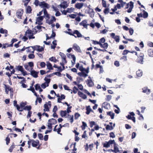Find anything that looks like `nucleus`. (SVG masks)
Returning <instances> with one entry per match:
<instances>
[{
	"instance_id": "obj_1",
	"label": "nucleus",
	"mask_w": 153,
	"mask_h": 153,
	"mask_svg": "<svg viewBox=\"0 0 153 153\" xmlns=\"http://www.w3.org/2000/svg\"><path fill=\"white\" fill-rule=\"evenodd\" d=\"M144 54L143 53H140L139 56L136 60V62L141 64H143V60L144 59Z\"/></svg>"
},
{
	"instance_id": "obj_2",
	"label": "nucleus",
	"mask_w": 153,
	"mask_h": 153,
	"mask_svg": "<svg viewBox=\"0 0 153 153\" xmlns=\"http://www.w3.org/2000/svg\"><path fill=\"white\" fill-rule=\"evenodd\" d=\"M33 34L30 30H28L25 32V35L27 36L29 39H34L35 36H33Z\"/></svg>"
},
{
	"instance_id": "obj_3",
	"label": "nucleus",
	"mask_w": 153,
	"mask_h": 153,
	"mask_svg": "<svg viewBox=\"0 0 153 153\" xmlns=\"http://www.w3.org/2000/svg\"><path fill=\"white\" fill-rule=\"evenodd\" d=\"M39 6L41 8H43V9H49L50 6L49 5L46 3L44 1L40 2L39 4Z\"/></svg>"
},
{
	"instance_id": "obj_4",
	"label": "nucleus",
	"mask_w": 153,
	"mask_h": 153,
	"mask_svg": "<svg viewBox=\"0 0 153 153\" xmlns=\"http://www.w3.org/2000/svg\"><path fill=\"white\" fill-rule=\"evenodd\" d=\"M130 114H128L127 116H126V117L129 120H132L134 123H135V118L134 116L135 115L134 113L133 112H129Z\"/></svg>"
},
{
	"instance_id": "obj_5",
	"label": "nucleus",
	"mask_w": 153,
	"mask_h": 153,
	"mask_svg": "<svg viewBox=\"0 0 153 153\" xmlns=\"http://www.w3.org/2000/svg\"><path fill=\"white\" fill-rule=\"evenodd\" d=\"M32 47L34 50H36L39 52H41L44 50V45H43V47L36 45Z\"/></svg>"
},
{
	"instance_id": "obj_6",
	"label": "nucleus",
	"mask_w": 153,
	"mask_h": 153,
	"mask_svg": "<svg viewBox=\"0 0 153 153\" xmlns=\"http://www.w3.org/2000/svg\"><path fill=\"white\" fill-rule=\"evenodd\" d=\"M44 16H41L38 17L36 19V24L39 25L42 24V22Z\"/></svg>"
},
{
	"instance_id": "obj_7",
	"label": "nucleus",
	"mask_w": 153,
	"mask_h": 153,
	"mask_svg": "<svg viewBox=\"0 0 153 153\" xmlns=\"http://www.w3.org/2000/svg\"><path fill=\"white\" fill-rule=\"evenodd\" d=\"M111 36L117 42H118L120 41L119 36H115V34L114 33H112L111 34Z\"/></svg>"
},
{
	"instance_id": "obj_8",
	"label": "nucleus",
	"mask_w": 153,
	"mask_h": 153,
	"mask_svg": "<svg viewBox=\"0 0 153 153\" xmlns=\"http://www.w3.org/2000/svg\"><path fill=\"white\" fill-rule=\"evenodd\" d=\"M30 74L33 77L36 78L38 77V74L39 73V72H37L35 70H31L30 71Z\"/></svg>"
},
{
	"instance_id": "obj_9",
	"label": "nucleus",
	"mask_w": 153,
	"mask_h": 153,
	"mask_svg": "<svg viewBox=\"0 0 153 153\" xmlns=\"http://www.w3.org/2000/svg\"><path fill=\"white\" fill-rule=\"evenodd\" d=\"M105 41V39L104 37L101 38L99 41L100 43V46L102 48H104L105 47V43L104 42Z\"/></svg>"
},
{
	"instance_id": "obj_10",
	"label": "nucleus",
	"mask_w": 153,
	"mask_h": 153,
	"mask_svg": "<svg viewBox=\"0 0 153 153\" xmlns=\"http://www.w3.org/2000/svg\"><path fill=\"white\" fill-rule=\"evenodd\" d=\"M23 13V10L20 9L18 10L16 13V16L19 19H21Z\"/></svg>"
},
{
	"instance_id": "obj_11",
	"label": "nucleus",
	"mask_w": 153,
	"mask_h": 153,
	"mask_svg": "<svg viewBox=\"0 0 153 153\" xmlns=\"http://www.w3.org/2000/svg\"><path fill=\"white\" fill-rule=\"evenodd\" d=\"M80 25L84 27L87 29L88 26L89 25V24H87V21L86 20H84L79 23Z\"/></svg>"
},
{
	"instance_id": "obj_12",
	"label": "nucleus",
	"mask_w": 153,
	"mask_h": 153,
	"mask_svg": "<svg viewBox=\"0 0 153 153\" xmlns=\"http://www.w3.org/2000/svg\"><path fill=\"white\" fill-rule=\"evenodd\" d=\"M56 19L54 16H52L51 19H48L46 20V22L48 24L51 25L54 22H55Z\"/></svg>"
},
{
	"instance_id": "obj_13",
	"label": "nucleus",
	"mask_w": 153,
	"mask_h": 153,
	"mask_svg": "<svg viewBox=\"0 0 153 153\" xmlns=\"http://www.w3.org/2000/svg\"><path fill=\"white\" fill-rule=\"evenodd\" d=\"M73 48L77 52H81V50L79 47L76 43L73 45Z\"/></svg>"
},
{
	"instance_id": "obj_14",
	"label": "nucleus",
	"mask_w": 153,
	"mask_h": 153,
	"mask_svg": "<svg viewBox=\"0 0 153 153\" xmlns=\"http://www.w3.org/2000/svg\"><path fill=\"white\" fill-rule=\"evenodd\" d=\"M114 140H110L108 142H106V148H108L110 146V145L112 144L114 145V143H115Z\"/></svg>"
},
{
	"instance_id": "obj_15",
	"label": "nucleus",
	"mask_w": 153,
	"mask_h": 153,
	"mask_svg": "<svg viewBox=\"0 0 153 153\" xmlns=\"http://www.w3.org/2000/svg\"><path fill=\"white\" fill-rule=\"evenodd\" d=\"M30 142L31 143V144L33 146L36 147L38 145V143H39V141L37 140L35 141L34 140H31Z\"/></svg>"
},
{
	"instance_id": "obj_16",
	"label": "nucleus",
	"mask_w": 153,
	"mask_h": 153,
	"mask_svg": "<svg viewBox=\"0 0 153 153\" xmlns=\"http://www.w3.org/2000/svg\"><path fill=\"white\" fill-rule=\"evenodd\" d=\"M143 92L146 93L147 94H149L150 93V90L148 89L147 87H145L142 88Z\"/></svg>"
},
{
	"instance_id": "obj_17",
	"label": "nucleus",
	"mask_w": 153,
	"mask_h": 153,
	"mask_svg": "<svg viewBox=\"0 0 153 153\" xmlns=\"http://www.w3.org/2000/svg\"><path fill=\"white\" fill-rule=\"evenodd\" d=\"M59 6L61 8L65 9L67 7L68 5L67 2L65 1H64L59 5Z\"/></svg>"
},
{
	"instance_id": "obj_18",
	"label": "nucleus",
	"mask_w": 153,
	"mask_h": 153,
	"mask_svg": "<svg viewBox=\"0 0 153 153\" xmlns=\"http://www.w3.org/2000/svg\"><path fill=\"white\" fill-rule=\"evenodd\" d=\"M78 94L79 97H82V99H85L87 98V96L85 94H83L82 92L80 91H79Z\"/></svg>"
},
{
	"instance_id": "obj_19",
	"label": "nucleus",
	"mask_w": 153,
	"mask_h": 153,
	"mask_svg": "<svg viewBox=\"0 0 153 153\" xmlns=\"http://www.w3.org/2000/svg\"><path fill=\"white\" fill-rule=\"evenodd\" d=\"M73 34H76L77 35V37L78 38L82 37H83V36L81 33L77 30H75Z\"/></svg>"
},
{
	"instance_id": "obj_20",
	"label": "nucleus",
	"mask_w": 153,
	"mask_h": 153,
	"mask_svg": "<svg viewBox=\"0 0 153 153\" xmlns=\"http://www.w3.org/2000/svg\"><path fill=\"white\" fill-rule=\"evenodd\" d=\"M83 3H77L75 5V7L78 9H81L83 6Z\"/></svg>"
},
{
	"instance_id": "obj_21",
	"label": "nucleus",
	"mask_w": 153,
	"mask_h": 153,
	"mask_svg": "<svg viewBox=\"0 0 153 153\" xmlns=\"http://www.w3.org/2000/svg\"><path fill=\"white\" fill-rule=\"evenodd\" d=\"M117 146L118 145L116 143H114V151L115 152V153L119 152H120Z\"/></svg>"
},
{
	"instance_id": "obj_22",
	"label": "nucleus",
	"mask_w": 153,
	"mask_h": 153,
	"mask_svg": "<svg viewBox=\"0 0 153 153\" xmlns=\"http://www.w3.org/2000/svg\"><path fill=\"white\" fill-rule=\"evenodd\" d=\"M60 115L62 117H65L66 118V116H66L67 114V111L66 110L65 111H61L60 112Z\"/></svg>"
},
{
	"instance_id": "obj_23",
	"label": "nucleus",
	"mask_w": 153,
	"mask_h": 153,
	"mask_svg": "<svg viewBox=\"0 0 153 153\" xmlns=\"http://www.w3.org/2000/svg\"><path fill=\"white\" fill-rule=\"evenodd\" d=\"M48 122H50V123L52 125H54L56 124L57 123V121L56 120L53 118H52L49 119L48 121Z\"/></svg>"
},
{
	"instance_id": "obj_24",
	"label": "nucleus",
	"mask_w": 153,
	"mask_h": 153,
	"mask_svg": "<svg viewBox=\"0 0 153 153\" xmlns=\"http://www.w3.org/2000/svg\"><path fill=\"white\" fill-rule=\"evenodd\" d=\"M0 33L2 34L5 33V37H6L7 36V31L6 30L4 29L3 28H1L0 29Z\"/></svg>"
},
{
	"instance_id": "obj_25",
	"label": "nucleus",
	"mask_w": 153,
	"mask_h": 153,
	"mask_svg": "<svg viewBox=\"0 0 153 153\" xmlns=\"http://www.w3.org/2000/svg\"><path fill=\"white\" fill-rule=\"evenodd\" d=\"M148 53L149 56L153 57V49H148Z\"/></svg>"
},
{
	"instance_id": "obj_26",
	"label": "nucleus",
	"mask_w": 153,
	"mask_h": 153,
	"mask_svg": "<svg viewBox=\"0 0 153 153\" xmlns=\"http://www.w3.org/2000/svg\"><path fill=\"white\" fill-rule=\"evenodd\" d=\"M46 66L48 69L50 70L53 69L52 64L49 62H47Z\"/></svg>"
},
{
	"instance_id": "obj_27",
	"label": "nucleus",
	"mask_w": 153,
	"mask_h": 153,
	"mask_svg": "<svg viewBox=\"0 0 153 153\" xmlns=\"http://www.w3.org/2000/svg\"><path fill=\"white\" fill-rule=\"evenodd\" d=\"M43 13L44 14V16L46 17L48 19L49 18V15L46 9H43Z\"/></svg>"
},
{
	"instance_id": "obj_28",
	"label": "nucleus",
	"mask_w": 153,
	"mask_h": 153,
	"mask_svg": "<svg viewBox=\"0 0 153 153\" xmlns=\"http://www.w3.org/2000/svg\"><path fill=\"white\" fill-rule=\"evenodd\" d=\"M107 115L110 116L111 117V118L112 119L114 118V113L111 111L107 112Z\"/></svg>"
},
{
	"instance_id": "obj_29",
	"label": "nucleus",
	"mask_w": 153,
	"mask_h": 153,
	"mask_svg": "<svg viewBox=\"0 0 153 153\" xmlns=\"http://www.w3.org/2000/svg\"><path fill=\"white\" fill-rule=\"evenodd\" d=\"M44 109L43 110L44 111H49L48 105L47 103L44 104Z\"/></svg>"
},
{
	"instance_id": "obj_30",
	"label": "nucleus",
	"mask_w": 153,
	"mask_h": 153,
	"mask_svg": "<svg viewBox=\"0 0 153 153\" xmlns=\"http://www.w3.org/2000/svg\"><path fill=\"white\" fill-rule=\"evenodd\" d=\"M66 118H70L69 119V120L70 121V122L72 123L74 121V116L73 115L71 116L69 114H68V116L66 117Z\"/></svg>"
},
{
	"instance_id": "obj_31",
	"label": "nucleus",
	"mask_w": 153,
	"mask_h": 153,
	"mask_svg": "<svg viewBox=\"0 0 153 153\" xmlns=\"http://www.w3.org/2000/svg\"><path fill=\"white\" fill-rule=\"evenodd\" d=\"M86 114H89L91 111H92V110L90 106H88L86 108Z\"/></svg>"
},
{
	"instance_id": "obj_32",
	"label": "nucleus",
	"mask_w": 153,
	"mask_h": 153,
	"mask_svg": "<svg viewBox=\"0 0 153 153\" xmlns=\"http://www.w3.org/2000/svg\"><path fill=\"white\" fill-rule=\"evenodd\" d=\"M136 75L138 77H141L143 74V72L142 71L139 70L136 71Z\"/></svg>"
},
{
	"instance_id": "obj_33",
	"label": "nucleus",
	"mask_w": 153,
	"mask_h": 153,
	"mask_svg": "<svg viewBox=\"0 0 153 153\" xmlns=\"http://www.w3.org/2000/svg\"><path fill=\"white\" fill-rule=\"evenodd\" d=\"M78 74L79 76H82L84 77H86L88 75L84 72H79L78 73Z\"/></svg>"
},
{
	"instance_id": "obj_34",
	"label": "nucleus",
	"mask_w": 153,
	"mask_h": 153,
	"mask_svg": "<svg viewBox=\"0 0 153 153\" xmlns=\"http://www.w3.org/2000/svg\"><path fill=\"white\" fill-rule=\"evenodd\" d=\"M87 84L89 87H92L94 85L93 82L91 79L88 80Z\"/></svg>"
},
{
	"instance_id": "obj_35",
	"label": "nucleus",
	"mask_w": 153,
	"mask_h": 153,
	"mask_svg": "<svg viewBox=\"0 0 153 153\" xmlns=\"http://www.w3.org/2000/svg\"><path fill=\"white\" fill-rule=\"evenodd\" d=\"M113 129V127L112 125H107L106 127V129L107 130H111Z\"/></svg>"
},
{
	"instance_id": "obj_36",
	"label": "nucleus",
	"mask_w": 153,
	"mask_h": 153,
	"mask_svg": "<svg viewBox=\"0 0 153 153\" xmlns=\"http://www.w3.org/2000/svg\"><path fill=\"white\" fill-rule=\"evenodd\" d=\"M44 80L45 81V83H46L47 86H48L49 84L50 83L51 81L50 79L47 78L46 77H45L44 79Z\"/></svg>"
},
{
	"instance_id": "obj_37",
	"label": "nucleus",
	"mask_w": 153,
	"mask_h": 153,
	"mask_svg": "<svg viewBox=\"0 0 153 153\" xmlns=\"http://www.w3.org/2000/svg\"><path fill=\"white\" fill-rule=\"evenodd\" d=\"M49 60L55 63L57 61H58L55 57L53 56L50 58L49 59Z\"/></svg>"
},
{
	"instance_id": "obj_38",
	"label": "nucleus",
	"mask_w": 153,
	"mask_h": 153,
	"mask_svg": "<svg viewBox=\"0 0 153 153\" xmlns=\"http://www.w3.org/2000/svg\"><path fill=\"white\" fill-rule=\"evenodd\" d=\"M143 17L144 18H147L148 16V13L145 10H143Z\"/></svg>"
},
{
	"instance_id": "obj_39",
	"label": "nucleus",
	"mask_w": 153,
	"mask_h": 153,
	"mask_svg": "<svg viewBox=\"0 0 153 153\" xmlns=\"http://www.w3.org/2000/svg\"><path fill=\"white\" fill-rule=\"evenodd\" d=\"M15 147V145L14 143H13V144L10 146V149H9V151L10 152H12L13 149Z\"/></svg>"
},
{
	"instance_id": "obj_40",
	"label": "nucleus",
	"mask_w": 153,
	"mask_h": 153,
	"mask_svg": "<svg viewBox=\"0 0 153 153\" xmlns=\"http://www.w3.org/2000/svg\"><path fill=\"white\" fill-rule=\"evenodd\" d=\"M71 57L73 58V60L74 61L73 62L72 61H71V63L72 65H74L75 64V62L76 61V58L75 56L74 55H72L71 56Z\"/></svg>"
},
{
	"instance_id": "obj_41",
	"label": "nucleus",
	"mask_w": 153,
	"mask_h": 153,
	"mask_svg": "<svg viewBox=\"0 0 153 153\" xmlns=\"http://www.w3.org/2000/svg\"><path fill=\"white\" fill-rule=\"evenodd\" d=\"M32 11V9L31 7L30 6H28L26 8V11L27 13H30Z\"/></svg>"
},
{
	"instance_id": "obj_42",
	"label": "nucleus",
	"mask_w": 153,
	"mask_h": 153,
	"mask_svg": "<svg viewBox=\"0 0 153 153\" xmlns=\"http://www.w3.org/2000/svg\"><path fill=\"white\" fill-rule=\"evenodd\" d=\"M31 109V107L30 106H26L24 108V110H27L28 111H30V110Z\"/></svg>"
},
{
	"instance_id": "obj_43",
	"label": "nucleus",
	"mask_w": 153,
	"mask_h": 153,
	"mask_svg": "<svg viewBox=\"0 0 153 153\" xmlns=\"http://www.w3.org/2000/svg\"><path fill=\"white\" fill-rule=\"evenodd\" d=\"M35 89L37 91L39 90V89L40 88V86L39 84H37L35 85Z\"/></svg>"
},
{
	"instance_id": "obj_44",
	"label": "nucleus",
	"mask_w": 153,
	"mask_h": 153,
	"mask_svg": "<svg viewBox=\"0 0 153 153\" xmlns=\"http://www.w3.org/2000/svg\"><path fill=\"white\" fill-rule=\"evenodd\" d=\"M74 9L73 8L71 7L70 8H68L67 9V12L68 13H71L73 12Z\"/></svg>"
},
{
	"instance_id": "obj_45",
	"label": "nucleus",
	"mask_w": 153,
	"mask_h": 153,
	"mask_svg": "<svg viewBox=\"0 0 153 153\" xmlns=\"http://www.w3.org/2000/svg\"><path fill=\"white\" fill-rule=\"evenodd\" d=\"M28 66H29L31 68V70L33 69V63L32 62H30L28 63Z\"/></svg>"
},
{
	"instance_id": "obj_46",
	"label": "nucleus",
	"mask_w": 153,
	"mask_h": 153,
	"mask_svg": "<svg viewBox=\"0 0 153 153\" xmlns=\"http://www.w3.org/2000/svg\"><path fill=\"white\" fill-rule=\"evenodd\" d=\"M120 60H123L124 61H126L127 60V56H123L120 58Z\"/></svg>"
},
{
	"instance_id": "obj_47",
	"label": "nucleus",
	"mask_w": 153,
	"mask_h": 153,
	"mask_svg": "<svg viewBox=\"0 0 153 153\" xmlns=\"http://www.w3.org/2000/svg\"><path fill=\"white\" fill-rule=\"evenodd\" d=\"M130 52V51L127 50H125L123 51L122 54L123 55H126L128 53Z\"/></svg>"
},
{
	"instance_id": "obj_48",
	"label": "nucleus",
	"mask_w": 153,
	"mask_h": 153,
	"mask_svg": "<svg viewBox=\"0 0 153 153\" xmlns=\"http://www.w3.org/2000/svg\"><path fill=\"white\" fill-rule=\"evenodd\" d=\"M129 30V33H130V35H132L134 33L133 29L131 28H129V30Z\"/></svg>"
},
{
	"instance_id": "obj_49",
	"label": "nucleus",
	"mask_w": 153,
	"mask_h": 153,
	"mask_svg": "<svg viewBox=\"0 0 153 153\" xmlns=\"http://www.w3.org/2000/svg\"><path fill=\"white\" fill-rule=\"evenodd\" d=\"M17 68L19 71L21 72L23 70V68L22 66H18L17 67Z\"/></svg>"
},
{
	"instance_id": "obj_50",
	"label": "nucleus",
	"mask_w": 153,
	"mask_h": 153,
	"mask_svg": "<svg viewBox=\"0 0 153 153\" xmlns=\"http://www.w3.org/2000/svg\"><path fill=\"white\" fill-rule=\"evenodd\" d=\"M114 65L117 67H119L120 66L119 62L118 61H116L114 62Z\"/></svg>"
},
{
	"instance_id": "obj_51",
	"label": "nucleus",
	"mask_w": 153,
	"mask_h": 153,
	"mask_svg": "<svg viewBox=\"0 0 153 153\" xmlns=\"http://www.w3.org/2000/svg\"><path fill=\"white\" fill-rule=\"evenodd\" d=\"M78 90L76 86H74L73 88V92L74 94H76L77 92V91Z\"/></svg>"
},
{
	"instance_id": "obj_52",
	"label": "nucleus",
	"mask_w": 153,
	"mask_h": 153,
	"mask_svg": "<svg viewBox=\"0 0 153 153\" xmlns=\"http://www.w3.org/2000/svg\"><path fill=\"white\" fill-rule=\"evenodd\" d=\"M28 57V58L30 59H33L34 58L35 56L32 53L29 55Z\"/></svg>"
},
{
	"instance_id": "obj_53",
	"label": "nucleus",
	"mask_w": 153,
	"mask_h": 153,
	"mask_svg": "<svg viewBox=\"0 0 153 153\" xmlns=\"http://www.w3.org/2000/svg\"><path fill=\"white\" fill-rule=\"evenodd\" d=\"M48 129L51 130V129L52 128V125L50 123H50L48 122Z\"/></svg>"
},
{
	"instance_id": "obj_54",
	"label": "nucleus",
	"mask_w": 153,
	"mask_h": 153,
	"mask_svg": "<svg viewBox=\"0 0 153 153\" xmlns=\"http://www.w3.org/2000/svg\"><path fill=\"white\" fill-rule=\"evenodd\" d=\"M39 2H39L38 0H35L34 2V4H35L36 6H37L39 5Z\"/></svg>"
},
{
	"instance_id": "obj_55",
	"label": "nucleus",
	"mask_w": 153,
	"mask_h": 153,
	"mask_svg": "<svg viewBox=\"0 0 153 153\" xmlns=\"http://www.w3.org/2000/svg\"><path fill=\"white\" fill-rule=\"evenodd\" d=\"M41 87L43 89H45L46 88V87H48L47 86L46 83H42L41 85Z\"/></svg>"
},
{
	"instance_id": "obj_56",
	"label": "nucleus",
	"mask_w": 153,
	"mask_h": 153,
	"mask_svg": "<svg viewBox=\"0 0 153 153\" xmlns=\"http://www.w3.org/2000/svg\"><path fill=\"white\" fill-rule=\"evenodd\" d=\"M76 15L74 14H71L70 15H69L68 16L70 17V18H72V19H74L76 17Z\"/></svg>"
},
{
	"instance_id": "obj_57",
	"label": "nucleus",
	"mask_w": 153,
	"mask_h": 153,
	"mask_svg": "<svg viewBox=\"0 0 153 153\" xmlns=\"http://www.w3.org/2000/svg\"><path fill=\"white\" fill-rule=\"evenodd\" d=\"M109 134H110V137H111L114 138L115 137V135L114 133L113 132H111L109 133Z\"/></svg>"
},
{
	"instance_id": "obj_58",
	"label": "nucleus",
	"mask_w": 153,
	"mask_h": 153,
	"mask_svg": "<svg viewBox=\"0 0 153 153\" xmlns=\"http://www.w3.org/2000/svg\"><path fill=\"white\" fill-rule=\"evenodd\" d=\"M111 10H112V12H110V13L111 14H114V12L117 10V8L116 7H115L114 8H112L111 9Z\"/></svg>"
},
{
	"instance_id": "obj_59",
	"label": "nucleus",
	"mask_w": 153,
	"mask_h": 153,
	"mask_svg": "<svg viewBox=\"0 0 153 153\" xmlns=\"http://www.w3.org/2000/svg\"><path fill=\"white\" fill-rule=\"evenodd\" d=\"M5 140L6 141V143L7 145H8V144L10 143V139L8 137H7L5 139Z\"/></svg>"
},
{
	"instance_id": "obj_60",
	"label": "nucleus",
	"mask_w": 153,
	"mask_h": 153,
	"mask_svg": "<svg viewBox=\"0 0 153 153\" xmlns=\"http://www.w3.org/2000/svg\"><path fill=\"white\" fill-rule=\"evenodd\" d=\"M90 127L92 128L93 127V126L94 125H96V123L94 121H91L90 123Z\"/></svg>"
},
{
	"instance_id": "obj_61",
	"label": "nucleus",
	"mask_w": 153,
	"mask_h": 153,
	"mask_svg": "<svg viewBox=\"0 0 153 153\" xmlns=\"http://www.w3.org/2000/svg\"><path fill=\"white\" fill-rule=\"evenodd\" d=\"M38 137L39 139L41 140L43 139V136L42 134L40 133L38 134Z\"/></svg>"
},
{
	"instance_id": "obj_62",
	"label": "nucleus",
	"mask_w": 153,
	"mask_h": 153,
	"mask_svg": "<svg viewBox=\"0 0 153 153\" xmlns=\"http://www.w3.org/2000/svg\"><path fill=\"white\" fill-rule=\"evenodd\" d=\"M59 55L62 57V58H66L65 55L63 53L60 52Z\"/></svg>"
},
{
	"instance_id": "obj_63",
	"label": "nucleus",
	"mask_w": 153,
	"mask_h": 153,
	"mask_svg": "<svg viewBox=\"0 0 153 153\" xmlns=\"http://www.w3.org/2000/svg\"><path fill=\"white\" fill-rule=\"evenodd\" d=\"M79 68V70L82 72L83 71L85 70V68H83L82 65L80 66Z\"/></svg>"
},
{
	"instance_id": "obj_64",
	"label": "nucleus",
	"mask_w": 153,
	"mask_h": 153,
	"mask_svg": "<svg viewBox=\"0 0 153 153\" xmlns=\"http://www.w3.org/2000/svg\"><path fill=\"white\" fill-rule=\"evenodd\" d=\"M148 45L151 47H153V43L152 42H149L147 44Z\"/></svg>"
}]
</instances>
